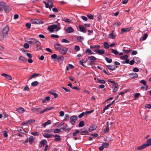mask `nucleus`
Here are the masks:
<instances>
[{"label": "nucleus", "mask_w": 151, "mask_h": 151, "mask_svg": "<svg viewBox=\"0 0 151 151\" xmlns=\"http://www.w3.org/2000/svg\"><path fill=\"white\" fill-rule=\"evenodd\" d=\"M9 28L8 26L4 27L2 30L3 35L0 36V40H2L8 36V32L9 31Z\"/></svg>", "instance_id": "obj_1"}, {"label": "nucleus", "mask_w": 151, "mask_h": 151, "mask_svg": "<svg viewBox=\"0 0 151 151\" xmlns=\"http://www.w3.org/2000/svg\"><path fill=\"white\" fill-rule=\"evenodd\" d=\"M48 29L51 32H53L55 29H56V31L57 32L60 29V27L59 24H53L48 27Z\"/></svg>", "instance_id": "obj_2"}, {"label": "nucleus", "mask_w": 151, "mask_h": 151, "mask_svg": "<svg viewBox=\"0 0 151 151\" xmlns=\"http://www.w3.org/2000/svg\"><path fill=\"white\" fill-rule=\"evenodd\" d=\"M78 119L77 116L75 115L71 116L70 117V122L71 123L72 125H74L75 124L76 121Z\"/></svg>", "instance_id": "obj_3"}, {"label": "nucleus", "mask_w": 151, "mask_h": 151, "mask_svg": "<svg viewBox=\"0 0 151 151\" xmlns=\"http://www.w3.org/2000/svg\"><path fill=\"white\" fill-rule=\"evenodd\" d=\"M79 132L82 135H87L88 134L87 129L85 127L83 128L80 130H79Z\"/></svg>", "instance_id": "obj_4"}, {"label": "nucleus", "mask_w": 151, "mask_h": 151, "mask_svg": "<svg viewBox=\"0 0 151 151\" xmlns=\"http://www.w3.org/2000/svg\"><path fill=\"white\" fill-rule=\"evenodd\" d=\"M68 50L67 48L66 47H61L59 49V52L63 55L65 54Z\"/></svg>", "instance_id": "obj_5"}, {"label": "nucleus", "mask_w": 151, "mask_h": 151, "mask_svg": "<svg viewBox=\"0 0 151 151\" xmlns=\"http://www.w3.org/2000/svg\"><path fill=\"white\" fill-rule=\"evenodd\" d=\"M31 22L33 24H43L44 23V22H43L42 20L39 19H32L31 20Z\"/></svg>", "instance_id": "obj_6"}, {"label": "nucleus", "mask_w": 151, "mask_h": 151, "mask_svg": "<svg viewBox=\"0 0 151 151\" xmlns=\"http://www.w3.org/2000/svg\"><path fill=\"white\" fill-rule=\"evenodd\" d=\"M43 136L45 138H49L52 137L54 135L52 134H49L45 132L42 134Z\"/></svg>", "instance_id": "obj_7"}, {"label": "nucleus", "mask_w": 151, "mask_h": 151, "mask_svg": "<svg viewBox=\"0 0 151 151\" xmlns=\"http://www.w3.org/2000/svg\"><path fill=\"white\" fill-rule=\"evenodd\" d=\"M37 42L38 41L36 39L33 38H31L29 39L28 42L30 44H35V43H37Z\"/></svg>", "instance_id": "obj_8"}, {"label": "nucleus", "mask_w": 151, "mask_h": 151, "mask_svg": "<svg viewBox=\"0 0 151 151\" xmlns=\"http://www.w3.org/2000/svg\"><path fill=\"white\" fill-rule=\"evenodd\" d=\"M94 51L100 55L104 54L105 52V50H100L98 49H95Z\"/></svg>", "instance_id": "obj_9"}, {"label": "nucleus", "mask_w": 151, "mask_h": 151, "mask_svg": "<svg viewBox=\"0 0 151 151\" xmlns=\"http://www.w3.org/2000/svg\"><path fill=\"white\" fill-rule=\"evenodd\" d=\"M129 76L131 78H137L138 77V74L135 73H129Z\"/></svg>", "instance_id": "obj_10"}, {"label": "nucleus", "mask_w": 151, "mask_h": 151, "mask_svg": "<svg viewBox=\"0 0 151 151\" xmlns=\"http://www.w3.org/2000/svg\"><path fill=\"white\" fill-rule=\"evenodd\" d=\"M6 4L4 2H0V12H2Z\"/></svg>", "instance_id": "obj_11"}, {"label": "nucleus", "mask_w": 151, "mask_h": 151, "mask_svg": "<svg viewBox=\"0 0 151 151\" xmlns=\"http://www.w3.org/2000/svg\"><path fill=\"white\" fill-rule=\"evenodd\" d=\"M74 31V29L71 27H68L66 29L65 32L68 33H70Z\"/></svg>", "instance_id": "obj_12"}, {"label": "nucleus", "mask_w": 151, "mask_h": 151, "mask_svg": "<svg viewBox=\"0 0 151 151\" xmlns=\"http://www.w3.org/2000/svg\"><path fill=\"white\" fill-rule=\"evenodd\" d=\"M79 29L80 31L86 33V28L83 25H80L79 27Z\"/></svg>", "instance_id": "obj_13"}, {"label": "nucleus", "mask_w": 151, "mask_h": 151, "mask_svg": "<svg viewBox=\"0 0 151 151\" xmlns=\"http://www.w3.org/2000/svg\"><path fill=\"white\" fill-rule=\"evenodd\" d=\"M131 28L130 27L126 28H122L121 29L122 34H123L125 32H127L131 30Z\"/></svg>", "instance_id": "obj_14"}, {"label": "nucleus", "mask_w": 151, "mask_h": 151, "mask_svg": "<svg viewBox=\"0 0 151 151\" xmlns=\"http://www.w3.org/2000/svg\"><path fill=\"white\" fill-rule=\"evenodd\" d=\"M53 137H55L54 139V141L55 142L60 141V135H54Z\"/></svg>", "instance_id": "obj_15"}, {"label": "nucleus", "mask_w": 151, "mask_h": 151, "mask_svg": "<svg viewBox=\"0 0 151 151\" xmlns=\"http://www.w3.org/2000/svg\"><path fill=\"white\" fill-rule=\"evenodd\" d=\"M17 110L18 112L20 113H23L25 111L24 109L21 107H18Z\"/></svg>", "instance_id": "obj_16"}, {"label": "nucleus", "mask_w": 151, "mask_h": 151, "mask_svg": "<svg viewBox=\"0 0 151 151\" xmlns=\"http://www.w3.org/2000/svg\"><path fill=\"white\" fill-rule=\"evenodd\" d=\"M88 59L91 61V65L93 64V63L96 60V58L93 56H91L88 58Z\"/></svg>", "instance_id": "obj_17"}, {"label": "nucleus", "mask_w": 151, "mask_h": 151, "mask_svg": "<svg viewBox=\"0 0 151 151\" xmlns=\"http://www.w3.org/2000/svg\"><path fill=\"white\" fill-rule=\"evenodd\" d=\"M148 145L145 144L142 145L140 146L137 147V150H141L142 149L145 148L146 147H147V146Z\"/></svg>", "instance_id": "obj_18"}, {"label": "nucleus", "mask_w": 151, "mask_h": 151, "mask_svg": "<svg viewBox=\"0 0 151 151\" xmlns=\"http://www.w3.org/2000/svg\"><path fill=\"white\" fill-rule=\"evenodd\" d=\"M52 124L51 121L50 120H48L47 122L43 124L42 126L44 127H45L46 126L49 124Z\"/></svg>", "instance_id": "obj_19"}, {"label": "nucleus", "mask_w": 151, "mask_h": 151, "mask_svg": "<svg viewBox=\"0 0 151 151\" xmlns=\"http://www.w3.org/2000/svg\"><path fill=\"white\" fill-rule=\"evenodd\" d=\"M53 107L52 106L48 107L42 110L40 112V113L43 114L46 111L52 109H53Z\"/></svg>", "instance_id": "obj_20"}, {"label": "nucleus", "mask_w": 151, "mask_h": 151, "mask_svg": "<svg viewBox=\"0 0 151 151\" xmlns=\"http://www.w3.org/2000/svg\"><path fill=\"white\" fill-rule=\"evenodd\" d=\"M87 60L86 59L84 58L82 60H80L79 62V64L85 67L86 66L84 65L83 63L86 62H87Z\"/></svg>", "instance_id": "obj_21"}, {"label": "nucleus", "mask_w": 151, "mask_h": 151, "mask_svg": "<svg viewBox=\"0 0 151 151\" xmlns=\"http://www.w3.org/2000/svg\"><path fill=\"white\" fill-rule=\"evenodd\" d=\"M4 8V11L6 13H8L11 10V8L9 6L6 5Z\"/></svg>", "instance_id": "obj_22"}, {"label": "nucleus", "mask_w": 151, "mask_h": 151, "mask_svg": "<svg viewBox=\"0 0 151 151\" xmlns=\"http://www.w3.org/2000/svg\"><path fill=\"white\" fill-rule=\"evenodd\" d=\"M19 60L20 61L24 62H27V60L23 56H20L19 58Z\"/></svg>", "instance_id": "obj_23"}, {"label": "nucleus", "mask_w": 151, "mask_h": 151, "mask_svg": "<svg viewBox=\"0 0 151 151\" xmlns=\"http://www.w3.org/2000/svg\"><path fill=\"white\" fill-rule=\"evenodd\" d=\"M47 143V140L45 139H42L40 142V144L42 146H44Z\"/></svg>", "instance_id": "obj_24"}, {"label": "nucleus", "mask_w": 151, "mask_h": 151, "mask_svg": "<svg viewBox=\"0 0 151 151\" xmlns=\"http://www.w3.org/2000/svg\"><path fill=\"white\" fill-rule=\"evenodd\" d=\"M133 60H134V61L137 64H139L140 62V60L139 58L138 57H134L133 58Z\"/></svg>", "instance_id": "obj_25"}, {"label": "nucleus", "mask_w": 151, "mask_h": 151, "mask_svg": "<svg viewBox=\"0 0 151 151\" xmlns=\"http://www.w3.org/2000/svg\"><path fill=\"white\" fill-rule=\"evenodd\" d=\"M107 68L111 70H113L115 69V67L113 65H107Z\"/></svg>", "instance_id": "obj_26"}, {"label": "nucleus", "mask_w": 151, "mask_h": 151, "mask_svg": "<svg viewBox=\"0 0 151 151\" xmlns=\"http://www.w3.org/2000/svg\"><path fill=\"white\" fill-rule=\"evenodd\" d=\"M96 128V127L95 125L91 126L89 128L88 130L89 132L95 130Z\"/></svg>", "instance_id": "obj_27"}, {"label": "nucleus", "mask_w": 151, "mask_h": 151, "mask_svg": "<svg viewBox=\"0 0 151 151\" xmlns=\"http://www.w3.org/2000/svg\"><path fill=\"white\" fill-rule=\"evenodd\" d=\"M113 32L114 31H112V33L109 34V38L111 39H114L116 37V36L115 35H114L113 34Z\"/></svg>", "instance_id": "obj_28"}, {"label": "nucleus", "mask_w": 151, "mask_h": 151, "mask_svg": "<svg viewBox=\"0 0 151 151\" xmlns=\"http://www.w3.org/2000/svg\"><path fill=\"white\" fill-rule=\"evenodd\" d=\"M39 75V74L34 73L32 75L30 76V77L29 78V80L31 79L32 78L38 76Z\"/></svg>", "instance_id": "obj_29"}, {"label": "nucleus", "mask_w": 151, "mask_h": 151, "mask_svg": "<svg viewBox=\"0 0 151 151\" xmlns=\"http://www.w3.org/2000/svg\"><path fill=\"white\" fill-rule=\"evenodd\" d=\"M86 52L88 53V55L93 54H94V53L89 48L87 49L86 50Z\"/></svg>", "instance_id": "obj_30"}, {"label": "nucleus", "mask_w": 151, "mask_h": 151, "mask_svg": "<svg viewBox=\"0 0 151 151\" xmlns=\"http://www.w3.org/2000/svg\"><path fill=\"white\" fill-rule=\"evenodd\" d=\"M18 130L19 132L23 134H24L27 132L23 128L21 127L19 128Z\"/></svg>", "instance_id": "obj_31"}, {"label": "nucleus", "mask_w": 151, "mask_h": 151, "mask_svg": "<svg viewBox=\"0 0 151 151\" xmlns=\"http://www.w3.org/2000/svg\"><path fill=\"white\" fill-rule=\"evenodd\" d=\"M84 39V38L82 36H78L77 38V40L78 42H81Z\"/></svg>", "instance_id": "obj_32"}, {"label": "nucleus", "mask_w": 151, "mask_h": 151, "mask_svg": "<svg viewBox=\"0 0 151 151\" xmlns=\"http://www.w3.org/2000/svg\"><path fill=\"white\" fill-rule=\"evenodd\" d=\"M111 53L115 55H117L119 54V52L116 50H114V49H111Z\"/></svg>", "instance_id": "obj_33"}, {"label": "nucleus", "mask_w": 151, "mask_h": 151, "mask_svg": "<svg viewBox=\"0 0 151 151\" xmlns=\"http://www.w3.org/2000/svg\"><path fill=\"white\" fill-rule=\"evenodd\" d=\"M60 46V45L59 44L56 43L54 45V47L56 50H59V49L60 48L59 47Z\"/></svg>", "instance_id": "obj_34"}, {"label": "nucleus", "mask_w": 151, "mask_h": 151, "mask_svg": "<svg viewBox=\"0 0 151 151\" xmlns=\"http://www.w3.org/2000/svg\"><path fill=\"white\" fill-rule=\"evenodd\" d=\"M39 83L37 81H35L31 83V85L33 86H37L38 85Z\"/></svg>", "instance_id": "obj_35"}, {"label": "nucleus", "mask_w": 151, "mask_h": 151, "mask_svg": "<svg viewBox=\"0 0 151 151\" xmlns=\"http://www.w3.org/2000/svg\"><path fill=\"white\" fill-rule=\"evenodd\" d=\"M104 47L106 49H107L109 48L110 46L109 44L107 42H105L104 43Z\"/></svg>", "instance_id": "obj_36"}, {"label": "nucleus", "mask_w": 151, "mask_h": 151, "mask_svg": "<svg viewBox=\"0 0 151 151\" xmlns=\"http://www.w3.org/2000/svg\"><path fill=\"white\" fill-rule=\"evenodd\" d=\"M48 6H49L48 8H49L50 9L53 6V5L51 1H48Z\"/></svg>", "instance_id": "obj_37"}, {"label": "nucleus", "mask_w": 151, "mask_h": 151, "mask_svg": "<svg viewBox=\"0 0 151 151\" xmlns=\"http://www.w3.org/2000/svg\"><path fill=\"white\" fill-rule=\"evenodd\" d=\"M145 144L148 145L147 146V147L151 145V138L148 139L147 141V143L146 144Z\"/></svg>", "instance_id": "obj_38"}, {"label": "nucleus", "mask_w": 151, "mask_h": 151, "mask_svg": "<svg viewBox=\"0 0 151 151\" xmlns=\"http://www.w3.org/2000/svg\"><path fill=\"white\" fill-rule=\"evenodd\" d=\"M104 147L105 148H108L109 146V144L108 143H103L102 144Z\"/></svg>", "instance_id": "obj_39"}, {"label": "nucleus", "mask_w": 151, "mask_h": 151, "mask_svg": "<svg viewBox=\"0 0 151 151\" xmlns=\"http://www.w3.org/2000/svg\"><path fill=\"white\" fill-rule=\"evenodd\" d=\"M34 138L33 136H30L29 138V142L30 143H32L34 141Z\"/></svg>", "instance_id": "obj_40"}, {"label": "nucleus", "mask_w": 151, "mask_h": 151, "mask_svg": "<svg viewBox=\"0 0 151 151\" xmlns=\"http://www.w3.org/2000/svg\"><path fill=\"white\" fill-rule=\"evenodd\" d=\"M35 122V120L33 119H31L27 121V124H30L34 122Z\"/></svg>", "instance_id": "obj_41"}, {"label": "nucleus", "mask_w": 151, "mask_h": 151, "mask_svg": "<svg viewBox=\"0 0 151 151\" xmlns=\"http://www.w3.org/2000/svg\"><path fill=\"white\" fill-rule=\"evenodd\" d=\"M84 125V122L83 121H81L78 124V126L79 127H83Z\"/></svg>", "instance_id": "obj_42"}, {"label": "nucleus", "mask_w": 151, "mask_h": 151, "mask_svg": "<svg viewBox=\"0 0 151 151\" xmlns=\"http://www.w3.org/2000/svg\"><path fill=\"white\" fill-rule=\"evenodd\" d=\"M147 33L145 34L142 37V40L143 41L145 40L147 37Z\"/></svg>", "instance_id": "obj_43"}, {"label": "nucleus", "mask_w": 151, "mask_h": 151, "mask_svg": "<svg viewBox=\"0 0 151 151\" xmlns=\"http://www.w3.org/2000/svg\"><path fill=\"white\" fill-rule=\"evenodd\" d=\"M128 57V56L127 55H125L121 56L120 59L122 60H126V59Z\"/></svg>", "instance_id": "obj_44"}, {"label": "nucleus", "mask_w": 151, "mask_h": 151, "mask_svg": "<svg viewBox=\"0 0 151 151\" xmlns=\"http://www.w3.org/2000/svg\"><path fill=\"white\" fill-rule=\"evenodd\" d=\"M106 60L109 63H111L112 62V60L111 59H109L107 57L105 58Z\"/></svg>", "instance_id": "obj_45"}, {"label": "nucleus", "mask_w": 151, "mask_h": 151, "mask_svg": "<svg viewBox=\"0 0 151 151\" xmlns=\"http://www.w3.org/2000/svg\"><path fill=\"white\" fill-rule=\"evenodd\" d=\"M50 93L51 95H54L55 98H56L58 96V94L57 93L54 92H50Z\"/></svg>", "instance_id": "obj_46"}, {"label": "nucleus", "mask_w": 151, "mask_h": 151, "mask_svg": "<svg viewBox=\"0 0 151 151\" xmlns=\"http://www.w3.org/2000/svg\"><path fill=\"white\" fill-rule=\"evenodd\" d=\"M98 82L100 83L104 84L105 83V81L103 80H100L99 79H98Z\"/></svg>", "instance_id": "obj_47"}, {"label": "nucleus", "mask_w": 151, "mask_h": 151, "mask_svg": "<svg viewBox=\"0 0 151 151\" xmlns=\"http://www.w3.org/2000/svg\"><path fill=\"white\" fill-rule=\"evenodd\" d=\"M62 42H65L66 43H69L70 41L65 39H63L61 41Z\"/></svg>", "instance_id": "obj_48"}, {"label": "nucleus", "mask_w": 151, "mask_h": 151, "mask_svg": "<svg viewBox=\"0 0 151 151\" xmlns=\"http://www.w3.org/2000/svg\"><path fill=\"white\" fill-rule=\"evenodd\" d=\"M87 16L89 19H93V17L92 14H88Z\"/></svg>", "instance_id": "obj_49"}, {"label": "nucleus", "mask_w": 151, "mask_h": 151, "mask_svg": "<svg viewBox=\"0 0 151 151\" xmlns=\"http://www.w3.org/2000/svg\"><path fill=\"white\" fill-rule=\"evenodd\" d=\"M109 128L108 126H107L105 128V129H104V131L105 133H107L109 132Z\"/></svg>", "instance_id": "obj_50"}, {"label": "nucleus", "mask_w": 151, "mask_h": 151, "mask_svg": "<svg viewBox=\"0 0 151 151\" xmlns=\"http://www.w3.org/2000/svg\"><path fill=\"white\" fill-rule=\"evenodd\" d=\"M24 47L25 49H28L29 47V44L27 43H25L24 45Z\"/></svg>", "instance_id": "obj_51"}, {"label": "nucleus", "mask_w": 151, "mask_h": 151, "mask_svg": "<svg viewBox=\"0 0 151 151\" xmlns=\"http://www.w3.org/2000/svg\"><path fill=\"white\" fill-rule=\"evenodd\" d=\"M140 95L139 93H136L134 94V97L135 99H137L138 98V96Z\"/></svg>", "instance_id": "obj_52"}, {"label": "nucleus", "mask_w": 151, "mask_h": 151, "mask_svg": "<svg viewBox=\"0 0 151 151\" xmlns=\"http://www.w3.org/2000/svg\"><path fill=\"white\" fill-rule=\"evenodd\" d=\"M36 44V48H40V46L41 45V43L39 41H38L37 43H35Z\"/></svg>", "instance_id": "obj_53"}, {"label": "nucleus", "mask_w": 151, "mask_h": 151, "mask_svg": "<svg viewBox=\"0 0 151 151\" xmlns=\"http://www.w3.org/2000/svg\"><path fill=\"white\" fill-rule=\"evenodd\" d=\"M132 50L130 49L129 50H126L125 49H123V51L124 52H125L126 53H129L130 51H132Z\"/></svg>", "instance_id": "obj_54"}, {"label": "nucleus", "mask_w": 151, "mask_h": 151, "mask_svg": "<svg viewBox=\"0 0 151 151\" xmlns=\"http://www.w3.org/2000/svg\"><path fill=\"white\" fill-rule=\"evenodd\" d=\"M79 133V131L78 130H76V131L73 132V136L75 137L77 135V134L78 133Z\"/></svg>", "instance_id": "obj_55"}, {"label": "nucleus", "mask_w": 151, "mask_h": 151, "mask_svg": "<svg viewBox=\"0 0 151 151\" xmlns=\"http://www.w3.org/2000/svg\"><path fill=\"white\" fill-rule=\"evenodd\" d=\"M110 104H109L107 105L106 106V107L104 109V112H105V111L107 109H108V108L111 106Z\"/></svg>", "instance_id": "obj_56"}, {"label": "nucleus", "mask_w": 151, "mask_h": 151, "mask_svg": "<svg viewBox=\"0 0 151 151\" xmlns=\"http://www.w3.org/2000/svg\"><path fill=\"white\" fill-rule=\"evenodd\" d=\"M145 107L146 108H151V104H146L145 105Z\"/></svg>", "instance_id": "obj_57"}, {"label": "nucleus", "mask_w": 151, "mask_h": 151, "mask_svg": "<svg viewBox=\"0 0 151 151\" xmlns=\"http://www.w3.org/2000/svg\"><path fill=\"white\" fill-rule=\"evenodd\" d=\"M57 55L56 54H54L51 56V58L52 59H55L57 58Z\"/></svg>", "instance_id": "obj_58"}, {"label": "nucleus", "mask_w": 151, "mask_h": 151, "mask_svg": "<svg viewBox=\"0 0 151 151\" xmlns=\"http://www.w3.org/2000/svg\"><path fill=\"white\" fill-rule=\"evenodd\" d=\"M50 36L52 38H58L59 37V36L58 35L54 34L51 35Z\"/></svg>", "instance_id": "obj_59"}, {"label": "nucleus", "mask_w": 151, "mask_h": 151, "mask_svg": "<svg viewBox=\"0 0 151 151\" xmlns=\"http://www.w3.org/2000/svg\"><path fill=\"white\" fill-rule=\"evenodd\" d=\"M61 130L60 129H56L54 130V132L55 133H59L60 132Z\"/></svg>", "instance_id": "obj_60"}, {"label": "nucleus", "mask_w": 151, "mask_h": 151, "mask_svg": "<svg viewBox=\"0 0 151 151\" xmlns=\"http://www.w3.org/2000/svg\"><path fill=\"white\" fill-rule=\"evenodd\" d=\"M140 83L143 84L145 86H146V82L144 80H141L140 81Z\"/></svg>", "instance_id": "obj_61"}, {"label": "nucleus", "mask_w": 151, "mask_h": 151, "mask_svg": "<svg viewBox=\"0 0 151 151\" xmlns=\"http://www.w3.org/2000/svg\"><path fill=\"white\" fill-rule=\"evenodd\" d=\"M64 21L66 22L69 23H71V20L68 18L65 19L64 20Z\"/></svg>", "instance_id": "obj_62"}, {"label": "nucleus", "mask_w": 151, "mask_h": 151, "mask_svg": "<svg viewBox=\"0 0 151 151\" xmlns=\"http://www.w3.org/2000/svg\"><path fill=\"white\" fill-rule=\"evenodd\" d=\"M40 109V108H34L33 110L34 112H38L39 111Z\"/></svg>", "instance_id": "obj_63"}, {"label": "nucleus", "mask_w": 151, "mask_h": 151, "mask_svg": "<svg viewBox=\"0 0 151 151\" xmlns=\"http://www.w3.org/2000/svg\"><path fill=\"white\" fill-rule=\"evenodd\" d=\"M31 25V24L29 23H27L26 24V26L28 29L30 28Z\"/></svg>", "instance_id": "obj_64"}]
</instances>
